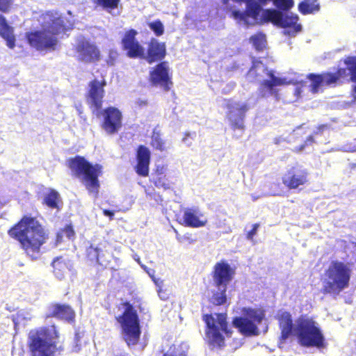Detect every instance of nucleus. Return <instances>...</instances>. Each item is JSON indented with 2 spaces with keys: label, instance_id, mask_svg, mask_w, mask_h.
I'll list each match as a JSON object with an SVG mask.
<instances>
[{
  "label": "nucleus",
  "instance_id": "obj_5",
  "mask_svg": "<svg viewBox=\"0 0 356 356\" xmlns=\"http://www.w3.org/2000/svg\"><path fill=\"white\" fill-rule=\"evenodd\" d=\"M352 272L351 264L339 261H332L322 278V292L333 296L339 295L349 286Z\"/></svg>",
  "mask_w": 356,
  "mask_h": 356
},
{
  "label": "nucleus",
  "instance_id": "obj_48",
  "mask_svg": "<svg viewBox=\"0 0 356 356\" xmlns=\"http://www.w3.org/2000/svg\"><path fill=\"white\" fill-rule=\"evenodd\" d=\"M327 125L326 124H322L321 126L318 127V130L314 132L315 134H318L319 132L323 131L324 129L327 128Z\"/></svg>",
  "mask_w": 356,
  "mask_h": 356
},
{
  "label": "nucleus",
  "instance_id": "obj_42",
  "mask_svg": "<svg viewBox=\"0 0 356 356\" xmlns=\"http://www.w3.org/2000/svg\"><path fill=\"white\" fill-rule=\"evenodd\" d=\"M259 224L253 225L252 229L247 234V238L251 241H253L254 236L257 234Z\"/></svg>",
  "mask_w": 356,
  "mask_h": 356
},
{
  "label": "nucleus",
  "instance_id": "obj_46",
  "mask_svg": "<svg viewBox=\"0 0 356 356\" xmlns=\"http://www.w3.org/2000/svg\"><path fill=\"white\" fill-rule=\"evenodd\" d=\"M153 280H154L156 286H157L158 289H161V287L163 285V280H161V279H156V278H153Z\"/></svg>",
  "mask_w": 356,
  "mask_h": 356
},
{
  "label": "nucleus",
  "instance_id": "obj_43",
  "mask_svg": "<svg viewBox=\"0 0 356 356\" xmlns=\"http://www.w3.org/2000/svg\"><path fill=\"white\" fill-rule=\"evenodd\" d=\"M314 143V136H309L307 138L306 141L305 142V144H303L302 145H301L300 147V148L298 149V151L299 152L302 151L305 148L306 146L311 145Z\"/></svg>",
  "mask_w": 356,
  "mask_h": 356
},
{
  "label": "nucleus",
  "instance_id": "obj_31",
  "mask_svg": "<svg viewBox=\"0 0 356 356\" xmlns=\"http://www.w3.org/2000/svg\"><path fill=\"white\" fill-rule=\"evenodd\" d=\"M217 287V290L215 291L213 295L211 298V302L216 305H220L226 302L227 296H226V290L227 286L225 288L221 287V286H216Z\"/></svg>",
  "mask_w": 356,
  "mask_h": 356
},
{
  "label": "nucleus",
  "instance_id": "obj_9",
  "mask_svg": "<svg viewBox=\"0 0 356 356\" xmlns=\"http://www.w3.org/2000/svg\"><path fill=\"white\" fill-rule=\"evenodd\" d=\"M123 314L117 318L122 327V334L128 346L136 345L140 338V327L136 311L129 303L123 304Z\"/></svg>",
  "mask_w": 356,
  "mask_h": 356
},
{
  "label": "nucleus",
  "instance_id": "obj_22",
  "mask_svg": "<svg viewBox=\"0 0 356 356\" xmlns=\"http://www.w3.org/2000/svg\"><path fill=\"white\" fill-rule=\"evenodd\" d=\"M183 218L185 224L191 227H200L206 225L207 220L197 209H186Z\"/></svg>",
  "mask_w": 356,
  "mask_h": 356
},
{
  "label": "nucleus",
  "instance_id": "obj_17",
  "mask_svg": "<svg viewBox=\"0 0 356 356\" xmlns=\"http://www.w3.org/2000/svg\"><path fill=\"white\" fill-rule=\"evenodd\" d=\"M308 172L302 166H296L291 168L283 177L284 184L291 189L298 188L308 181Z\"/></svg>",
  "mask_w": 356,
  "mask_h": 356
},
{
  "label": "nucleus",
  "instance_id": "obj_59",
  "mask_svg": "<svg viewBox=\"0 0 356 356\" xmlns=\"http://www.w3.org/2000/svg\"><path fill=\"white\" fill-rule=\"evenodd\" d=\"M353 96L356 99V90H353Z\"/></svg>",
  "mask_w": 356,
  "mask_h": 356
},
{
  "label": "nucleus",
  "instance_id": "obj_60",
  "mask_svg": "<svg viewBox=\"0 0 356 356\" xmlns=\"http://www.w3.org/2000/svg\"><path fill=\"white\" fill-rule=\"evenodd\" d=\"M295 100H296V99H289V100H288L287 102H294Z\"/></svg>",
  "mask_w": 356,
  "mask_h": 356
},
{
  "label": "nucleus",
  "instance_id": "obj_28",
  "mask_svg": "<svg viewBox=\"0 0 356 356\" xmlns=\"http://www.w3.org/2000/svg\"><path fill=\"white\" fill-rule=\"evenodd\" d=\"M52 267L55 276L60 280H63L67 273V266L63 257H57L52 261Z\"/></svg>",
  "mask_w": 356,
  "mask_h": 356
},
{
  "label": "nucleus",
  "instance_id": "obj_55",
  "mask_svg": "<svg viewBox=\"0 0 356 356\" xmlns=\"http://www.w3.org/2000/svg\"><path fill=\"white\" fill-rule=\"evenodd\" d=\"M350 151L355 152L356 151V146H354L353 148L350 149Z\"/></svg>",
  "mask_w": 356,
  "mask_h": 356
},
{
  "label": "nucleus",
  "instance_id": "obj_16",
  "mask_svg": "<svg viewBox=\"0 0 356 356\" xmlns=\"http://www.w3.org/2000/svg\"><path fill=\"white\" fill-rule=\"evenodd\" d=\"M137 32L134 30L127 31L122 41L123 49L131 58H145V49L136 40Z\"/></svg>",
  "mask_w": 356,
  "mask_h": 356
},
{
  "label": "nucleus",
  "instance_id": "obj_33",
  "mask_svg": "<svg viewBox=\"0 0 356 356\" xmlns=\"http://www.w3.org/2000/svg\"><path fill=\"white\" fill-rule=\"evenodd\" d=\"M120 0H95V3L104 10L111 13L118 8Z\"/></svg>",
  "mask_w": 356,
  "mask_h": 356
},
{
  "label": "nucleus",
  "instance_id": "obj_14",
  "mask_svg": "<svg viewBox=\"0 0 356 356\" xmlns=\"http://www.w3.org/2000/svg\"><path fill=\"white\" fill-rule=\"evenodd\" d=\"M102 129L108 135L118 133L122 127V113L116 107L108 106L97 113Z\"/></svg>",
  "mask_w": 356,
  "mask_h": 356
},
{
  "label": "nucleus",
  "instance_id": "obj_25",
  "mask_svg": "<svg viewBox=\"0 0 356 356\" xmlns=\"http://www.w3.org/2000/svg\"><path fill=\"white\" fill-rule=\"evenodd\" d=\"M165 55V47L163 43L152 40L149 45L147 56L148 63H152L156 60H161Z\"/></svg>",
  "mask_w": 356,
  "mask_h": 356
},
{
  "label": "nucleus",
  "instance_id": "obj_37",
  "mask_svg": "<svg viewBox=\"0 0 356 356\" xmlns=\"http://www.w3.org/2000/svg\"><path fill=\"white\" fill-rule=\"evenodd\" d=\"M154 182L157 188H163L165 190L170 188V184L165 178V176L157 177Z\"/></svg>",
  "mask_w": 356,
  "mask_h": 356
},
{
  "label": "nucleus",
  "instance_id": "obj_58",
  "mask_svg": "<svg viewBox=\"0 0 356 356\" xmlns=\"http://www.w3.org/2000/svg\"><path fill=\"white\" fill-rule=\"evenodd\" d=\"M228 2H229V0H222V3H223V4H225V5L227 4V3H228Z\"/></svg>",
  "mask_w": 356,
  "mask_h": 356
},
{
  "label": "nucleus",
  "instance_id": "obj_18",
  "mask_svg": "<svg viewBox=\"0 0 356 356\" xmlns=\"http://www.w3.org/2000/svg\"><path fill=\"white\" fill-rule=\"evenodd\" d=\"M76 53L78 58L85 63L94 62L99 57V51L96 46L83 38L78 39Z\"/></svg>",
  "mask_w": 356,
  "mask_h": 356
},
{
  "label": "nucleus",
  "instance_id": "obj_19",
  "mask_svg": "<svg viewBox=\"0 0 356 356\" xmlns=\"http://www.w3.org/2000/svg\"><path fill=\"white\" fill-rule=\"evenodd\" d=\"M234 274V270L227 262L216 263L214 266L213 276L215 285L225 288L232 280Z\"/></svg>",
  "mask_w": 356,
  "mask_h": 356
},
{
  "label": "nucleus",
  "instance_id": "obj_35",
  "mask_svg": "<svg viewBox=\"0 0 356 356\" xmlns=\"http://www.w3.org/2000/svg\"><path fill=\"white\" fill-rule=\"evenodd\" d=\"M101 252H102V250L99 248L94 247L92 245H91L87 249V255H88V258L90 259V260L96 261L99 264H101L99 261Z\"/></svg>",
  "mask_w": 356,
  "mask_h": 356
},
{
  "label": "nucleus",
  "instance_id": "obj_50",
  "mask_svg": "<svg viewBox=\"0 0 356 356\" xmlns=\"http://www.w3.org/2000/svg\"><path fill=\"white\" fill-rule=\"evenodd\" d=\"M140 106H144L146 104V100L139 99L136 102Z\"/></svg>",
  "mask_w": 356,
  "mask_h": 356
},
{
  "label": "nucleus",
  "instance_id": "obj_34",
  "mask_svg": "<svg viewBox=\"0 0 356 356\" xmlns=\"http://www.w3.org/2000/svg\"><path fill=\"white\" fill-rule=\"evenodd\" d=\"M347 65L348 74L350 75V80L356 82V57H350L345 60Z\"/></svg>",
  "mask_w": 356,
  "mask_h": 356
},
{
  "label": "nucleus",
  "instance_id": "obj_27",
  "mask_svg": "<svg viewBox=\"0 0 356 356\" xmlns=\"http://www.w3.org/2000/svg\"><path fill=\"white\" fill-rule=\"evenodd\" d=\"M0 35L6 41L9 48L15 47V39L13 28L7 24L6 19L1 15H0Z\"/></svg>",
  "mask_w": 356,
  "mask_h": 356
},
{
  "label": "nucleus",
  "instance_id": "obj_13",
  "mask_svg": "<svg viewBox=\"0 0 356 356\" xmlns=\"http://www.w3.org/2000/svg\"><path fill=\"white\" fill-rule=\"evenodd\" d=\"M203 319L207 325L208 331L207 335L210 342L219 347L224 344V337L222 332L229 336V331L227 330L226 314H215L213 315H204Z\"/></svg>",
  "mask_w": 356,
  "mask_h": 356
},
{
  "label": "nucleus",
  "instance_id": "obj_57",
  "mask_svg": "<svg viewBox=\"0 0 356 356\" xmlns=\"http://www.w3.org/2000/svg\"><path fill=\"white\" fill-rule=\"evenodd\" d=\"M79 350V348H78V345H76L74 348V350L77 352L78 350Z\"/></svg>",
  "mask_w": 356,
  "mask_h": 356
},
{
  "label": "nucleus",
  "instance_id": "obj_3",
  "mask_svg": "<svg viewBox=\"0 0 356 356\" xmlns=\"http://www.w3.org/2000/svg\"><path fill=\"white\" fill-rule=\"evenodd\" d=\"M247 80L250 82L258 83L262 86L272 88L277 86H285L288 85L296 86V89L307 87V81H304L302 75H298L291 78L281 76L280 73L275 74L273 70L268 68L260 60L254 59L252 65L246 75Z\"/></svg>",
  "mask_w": 356,
  "mask_h": 356
},
{
  "label": "nucleus",
  "instance_id": "obj_49",
  "mask_svg": "<svg viewBox=\"0 0 356 356\" xmlns=\"http://www.w3.org/2000/svg\"><path fill=\"white\" fill-rule=\"evenodd\" d=\"M157 292H158V294L159 296V297L163 299V300H165V294L161 291V289H157Z\"/></svg>",
  "mask_w": 356,
  "mask_h": 356
},
{
  "label": "nucleus",
  "instance_id": "obj_32",
  "mask_svg": "<svg viewBox=\"0 0 356 356\" xmlns=\"http://www.w3.org/2000/svg\"><path fill=\"white\" fill-rule=\"evenodd\" d=\"M250 42L257 51L263 50L266 45V35L262 33H257L250 38Z\"/></svg>",
  "mask_w": 356,
  "mask_h": 356
},
{
  "label": "nucleus",
  "instance_id": "obj_12",
  "mask_svg": "<svg viewBox=\"0 0 356 356\" xmlns=\"http://www.w3.org/2000/svg\"><path fill=\"white\" fill-rule=\"evenodd\" d=\"M262 17L266 21L271 22L285 28V33L291 36H294L301 30V25L298 24V15L291 13H284L274 9H266L263 10Z\"/></svg>",
  "mask_w": 356,
  "mask_h": 356
},
{
  "label": "nucleus",
  "instance_id": "obj_36",
  "mask_svg": "<svg viewBox=\"0 0 356 356\" xmlns=\"http://www.w3.org/2000/svg\"><path fill=\"white\" fill-rule=\"evenodd\" d=\"M152 145L157 149L162 150L163 143L158 133L154 131L152 136Z\"/></svg>",
  "mask_w": 356,
  "mask_h": 356
},
{
  "label": "nucleus",
  "instance_id": "obj_20",
  "mask_svg": "<svg viewBox=\"0 0 356 356\" xmlns=\"http://www.w3.org/2000/svg\"><path fill=\"white\" fill-rule=\"evenodd\" d=\"M137 164L135 170L140 176L147 177L149 174V165L150 161V152L145 146L140 145L137 151Z\"/></svg>",
  "mask_w": 356,
  "mask_h": 356
},
{
  "label": "nucleus",
  "instance_id": "obj_45",
  "mask_svg": "<svg viewBox=\"0 0 356 356\" xmlns=\"http://www.w3.org/2000/svg\"><path fill=\"white\" fill-rule=\"evenodd\" d=\"M165 168L163 166H157L156 170V174L157 177H161L164 175Z\"/></svg>",
  "mask_w": 356,
  "mask_h": 356
},
{
  "label": "nucleus",
  "instance_id": "obj_30",
  "mask_svg": "<svg viewBox=\"0 0 356 356\" xmlns=\"http://www.w3.org/2000/svg\"><path fill=\"white\" fill-rule=\"evenodd\" d=\"M60 195L58 193L54 190H50L45 194L44 197V203L52 209L58 207Z\"/></svg>",
  "mask_w": 356,
  "mask_h": 356
},
{
  "label": "nucleus",
  "instance_id": "obj_21",
  "mask_svg": "<svg viewBox=\"0 0 356 356\" xmlns=\"http://www.w3.org/2000/svg\"><path fill=\"white\" fill-rule=\"evenodd\" d=\"M150 79L153 86H165L170 88L168 67L166 63L163 62L156 65V67L150 72Z\"/></svg>",
  "mask_w": 356,
  "mask_h": 356
},
{
  "label": "nucleus",
  "instance_id": "obj_47",
  "mask_svg": "<svg viewBox=\"0 0 356 356\" xmlns=\"http://www.w3.org/2000/svg\"><path fill=\"white\" fill-rule=\"evenodd\" d=\"M103 213L104 216H108L110 219H113V217L114 216V213L110 210L104 209Z\"/></svg>",
  "mask_w": 356,
  "mask_h": 356
},
{
  "label": "nucleus",
  "instance_id": "obj_11",
  "mask_svg": "<svg viewBox=\"0 0 356 356\" xmlns=\"http://www.w3.org/2000/svg\"><path fill=\"white\" fill-rule=\"evenodd\" d=\"M251 107V103L248 100H226L225 108L227 109L226 117L234 131H244L245 114Z\"/></svg>",
  "mask_w": 356,
  "mask_h": 356
},
{
  "label": "nucleus",
  "instance_id": "obj_6",
  "mask_svg": "<svg viewBox=\"0 0 356 356\" xmlns=\"http://www.w3.org/2000/svg\"><path fill=\"white\" fill-rule=\"evenodd\" d=\"M236 3L245 2V10L234 8H227L231 12V17L239 24L249 26V18L257 19L262 10V6L267 0H233ZM275 6L283 10H289L293 6V0H273Z\"/></svg>",
  "mask_w": 356,
  "mask_h": 356
},
{
  "label": "nucleus",
  "instance_id": "obj_51",
  "mask_svg": "<svg viewBox=\"0 0 356 356\" xmlns=\"http://www.w3.org/2000/svg\"><path fill=\"white\" fill-rule=\"evenodd\" d=\"M302 129H303V124L300 127H298L296 129L293 130V132L295 134H298V131L302 130Z\"/></svg>",
  "mask_w": 356,
  "mask_h": 356
},
{
  "label": "nucleus",
  "instance_id": "obj_2",
  "mask_svg": "<svg viewBox=\"0 0 356 356\" xmlns=\"http://www.w3.org/2000/svg\"><path fill=\"white\" fill-rule=\"evenodd\" d=\"M44 19L42 30L27 33V40L30 45L38 50L54 49L57 44L55 35L70 29L73 22L67 20L65 22L57 13L53 12L47 13Z\"/></svg>",
  "mask_w": 356,
  "mask_h": 356
},
{
  "label": "nucleus",
  "instance_id": "obj_7",
  "mask_svg": "<svg viewBox=\"0 0 356 356\" xmlns=\"http://www.w3.org/2000/svg\"><path fill=\"white\" fill-rule=\"evenodd\" d=\"M69 166L88 191L96 196L99 187L98 177L101 173L102 166L99 164L92 165L81 156L70 159Z\"/></svg>",
  "mask_w": 356,
  "mask_h": 356
},
{
  "label": "nucleus",
  "instance_id": "obj_52",
  "mask_svg": "<svg viewBox=\"0 0 356 356\" xmlns=\"http://www.w3.org/2000/svg\"><path fill=\"white\" fill-rule=\"evenodd\" d=\"M301 90H293L294 95H296V98H298V95H300Z\"/></svg>",
  "mask_w": 356,
  "mask_h": 356
},
{
  "label": "nucleus",
  "instance_id": "obj_24",
  "mask_svg": "<svg viewBox=\"0 0 356 356\" xmlns=\"http://www.w3.org/2000/svg\"><path fill=\"white\" fill-rule=\"evenodd\" d=\"M280 327L281 329V340L285 341L291 334H294L296 324H293L291 315L287 312H282L278 315Z\"/></svg>",
  "mask_w": 356,
  "mask_h": 356
},
{
  "label": "nucleus",
  "instance_id": "obj_61",
  "mask_svg": "<svg viewBox=\"0 0 356 356\" xmlns=\"http://www.w3.org/2000/svg\"><path fill=\"white\" fill-rule=\"evenodd\" d=\"M142 268H143L145 270L146 269V267L143 265H141Z\"/></svg>",
  "mask_w": 356,
  "mask_h": 356
},
{
  "label": "nucleus",
  "instance_id": "obj_62",
  "mask_svg": "<svg viewBox=\"0 0 356 356\" xmlns=\"http://www.w3.org/2000/svg\"><path fill=\"white\" fill-rule=\"evenodd\" d=\"M353 89H355V90H356V86H355Z\"/></svg>",
  "mask_w": 356,
  "mask_h": 356
},
{
  "label": "nucleus",
  "instance_id": "obj_1",
  "mask_svg": "<svg viewBox=\"0 0 356 356\" xmlns=\"http://www.w3.org/2000/svg\"><path fill=\"white\" fill-rule=\"evenodd\" d=\"M10 236L17 238L26 254L32 259L39 256L40 246L47 239V234L35 218L24 216L9 230Z\"/></svg>",
  "mask_w": 356,
  "mask_h": 356
},
{
  "label": "nucleus",
  "instance_id": "obj_56",
  "mask_svg": "<svg viewBox=\"0 0 356 356\" xmlns=\"http://www.w3.org/2000/svg\"><path fill=\"white\" fill-rule=\"evenodd\" d=\"M135 260L139 264H140V258L138 257L137 258H135Z\"/></svg>",
  "mask_w": 356,
  "mask_h": 356
},
{
  "label": "nucleus",
  "instance_id": "obj_15",
  "mask_svg": "<svg viewBox=\"0 0 356 356\" xmlns=\"http://www.w3.org/2000/svg\"><path fill=\"white\" fill-rule=\"evenodd\" d=\"M346 69H339L336 73L326 72L321 74H309L306 79L310 82L312 89H318L320 86L335 87L340 79L346 74Z\"/></svg>",
  "mask_w": 356,
  "mask_h": 356
},
{
  "label": "nucleus",
  "instance_id": "obj_23",
  "mask_svg": "<svg viewBox=\"0 0 356 356\" xmlns=\"http://www.w3.org/2000/svg\"><path fill=\"white\" fill-rule=\"evenodd\" d=\"M56 317L67 321H72L74 312L72 308L65 305H54L49 307L47 318Z\"/></svg>",
  "mask_w": 356,
  "mask_h": 356
},
{
  "label": "nucleus",
  "instance_id": "obj_41",
  "mask_svg": "<svg viewBox=\"0 0 356 356\" xmlns=\"http://www.w3.org/2000/svg\"><path fill=\"white\" fill-rule=\"evenodd\" d=\"M196 136L195 132H187L185 134V136L182 139V142L185 143L187 146H191L192 144V141L188 140V138H191L193 140Z\"/></svg>",
  "mask_w": 356,
  "mask_h": 356
},
{
  "label": "nucleus",
  "instance_id": "obj_40",
  "mask_svg": "<svg viewBox=\"0 0 356 356\" xmlns=\"http://www.w3.org/2000/svg\"><path fill=\"white\" fill-rule=\"evenodd\" d=\"M106 83L104 80L98 81L94 80L90 83V89H103L105 86Z\"/></svg>",
  "mask_w": 356,
  "mask_h": 356
},
{
  "label": "nucleus",
  "instance_id": "obj_54",
  "mask_svg": "<svg viewBox=\"0 0 356 356\" xmlns=\"http://www.w3.org/2000/svg\"><path fill=\"white\" fill-rule=\"evenodd\" d=\"M241 131V134H240V135L236 136V134H234V136H236V138H239L241 136V135H242V134H243V131Z\"/></svg>",
  "mask_w": 356,
  "mask_h": 356
},
{
  "label": "nucleus",
  "instance_id": "obj_29",
  "mask_svg": "<svg viewBox=\"0 0 356 356\" xmlns=\"http://www.w3.org/2000/svg\"><path fill=\"white\" fill-rule=\"evenodd\" d=\"M298 9L302 14H310L319 10V5L316 0H305L298 6Z\"/></svg>",
  "mask_w": 356,
  "mask_h": 356
},
{
  "label": "nucleus",
  "instance_id": "obj_4",
  "mask_svg": "<svg viewBox=\"0 0 356 356\" xmlns=\"http://www.w3.org/2000/svg\"><path fill=\"white\" fill-rule=\"evenodd\" d=\"M59 332L54 325L30 331L28 343L31 356H56Z\"/></svg>",
  "mask_w": 356,
  "mask_h": 356
},
{
  "label": "nucleus",
  "instance_id": "obj_8",
  "mask_svg": "<svg viewBox=\"0 0 356 356\" xmlns=\"http://www.w3.org/2000/svg\"><path fill=\"white\" fill-rule=\"evenodd\" d=\"M294 335L302 346L321 348L325 338L317 323L309 318H300L296 323Z\"/></svg>",
  "mask_w": 356,
  "mask_h": 356
},
{
  "label": "nucleus",
  "instance_id": "obj_53",
  "mask_svg": "<svg viewBox=\"0 0 356 356\" xmlns=\"http://www.w3.org/2000/svg\"><path fill=\"white\" fill-rule=\"evenodd\" d=\"M271 92V95L275 96V97H277V90H270Z\"/></svg>",
  "mask_w": 356,
  "mask_h": 356
},
{
  "label": "nucleus",
  "instance_id": "obj_39",
  "mask_svg": "<svg viewBox=\"0 0 356 356\" xmlns=\"http://www.w3.org/2000/svg\"><path fill=\"white\" fill-rule=\"evenodd\" d=\"M63 235H65L68 239H71L74 235V232L72 226H67L61 233L58 234L57 240L59 241Z\"/></svg>",
  "mask_w": 356,
  "mask_h": 356
},
{
  "label": "nucleus",
  "instance_id": "obj_38",
  "mask_svg": "<svg viewBox=\"0 0 356 356\" xmlns=\"http://www.w3.org/2000/svg\"><path fill=\"white\" fill-rule=\"evenodd\" d=\"M149 28L156 33L161 35L163 33V26L160 21H156L149 24Z\"/></svg>",
  "mask_w": 356,
  "mask_h": 356
},
{
  "label": "nucleus",
  "instance_id": "obj_26",
  "mask_svg": "<svg viewBox=\"0 0 356 356\" xmlns=\"http://www.w3.org/2000/svg\"><path fill=\"white\" fill-rule=\"evenodd\" d=\"M104 90H89L87 95V103L91 108L92 113L97 115L98 111H102V106Z\"/></svg>",
  "mask_w": 356,
  "mask_h": 356
},
{
  "label": "nucleus",
  "instance_id": "obj_10",
  "mask_svg": "<svg viewBox=\"0 0 356 356\" xmlns=\"http://www.w3.org/2000/svg\"><path fill=\"white\" fill-rule=\"evenodd\" d=\"M264 316L265 314L261 309L245 308L243 309V316L236 317L233 324L244 335H258L257 325L261 323Z\"/></svg>",
  "mask_w": 356,
  "mask_h": 356
},
{
  "label": "nucleus",
  "instance_id": "obj_44",
  "mask_svg": "<svg viewBox=\"0 0 356 356\" xmlns=\"http://www.w3.org/2000/svg\"><path fill=\"white\" fill-rule=\"evenodd\" d=\"M10 4V0H0V10L6 11Z\"/></svg>",
  "mask_w": 356,
  "mask_h": 356
}]
</instances>
